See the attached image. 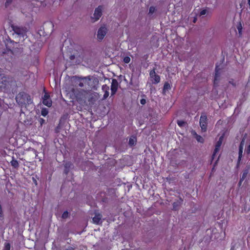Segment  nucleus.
Masks as SVG:
<instances>
[{
  "mask_svg": "<svg viewBox=\"0 0 250 250\" xmlns=\"http://www.w3.org/2000/svg\"><path fill=\"white\" fill-rule=\"evenodd\" d=\"M70 97L73 99H75L79 104L85 103L88 91L83 89L72 88L70 91Z\"/></svg>",
  "mask_w": 250,
  "mask_h": 250,
  "instance_id": "1",
  "label": "nucleus"
},
{
  "mask_svg": "<svg viewBox=\"0 0 250 250\" xmlns=\"http://www.w3.org/2000/svg\"><path fill=\"white\" fill-rule=\"evenodd\" d=\"M17 102L21 106L32 104V101L30 96L24 92L20 93L16 98Z\"/></svg>",
  "mask_w": 250,
  "mask_h": 250,
  "instance_id": "2",
  "label": "nucleus"
},
{
  "mask_svg": "<svg viewBox=\"0 0 250 250\" xmlns=\"http://www.w3.org/2000/svg\"><path fill=\"white\" fill-rule=\"evenodd\" d=\"M72 80L76 85L81 87L89 85L91 81L90 77H79L75 76L72 78Z\"/></svg>",
  "mask_w": 250,
  "mask_h": 250,
  "instance_id": "3",
  "label": "nucleus"
},
{
  "mask_svg": "<svg viewBox=\"0 0 250 250\" xmlns=\"http://www.w3.org/2000/svg\"><path fill=\"white\" fill-rule=\"evenodd\" d=\"M103 10V7L102 6H99L95 9L93 15L91 17L93 22L96 21L100 19L102 15Z\"/></svg>",
  "mask_w": 250,
  "mask_h": 250,
  "instance_id": "4",
  "label": "nucleus"
},
{
  "mask_svg": "<svg viewBox=\"0 0 250 250\" xmlns=\"http://www.w3.org/2000/svg\"><path fill=\"white\" fill-rule=\"evenodd\" d=\"M107 32V29L105 26L101 27L98 30L97 32V39L99 41H102L105 36L106 35Z\"/></svg>",
  "mask_w": 250,
  "mask_h": 250,
  "instance_id": "5",
  "label": "nucleus"
},
{
  "mask_svg": "<svg viewBox=\"0 0 250 250\" xmlns=\"http://www.w3.org/2000/svg\"><path fill=\"white\" fill-rule=\"evenodd\" d=\"M13 30L14 33L20 36H21L23 38L25 35L26 29L23 27L19 26H12Z\"/></svg>",
  "mask_w": 250,
  "mask_h": 250,
  "instance_id": "6",
  "label": "nucleus"
},
{
  "mask_svg": "<svg viewBox=\"0 0 250 250\" xmlns=\"http://www.w3.org/2000/svg\"><path fill=\"white\" fill-rule=\"evenodd\" d=\"M200 125L203 131H206L207 126V117L206 115H202L201 116L200 119Z\"/></svg>",
  "mask_w": 250,
  "mask_h": 250,
  "instance_id": "7",
  "label": "nucleus"
},
{
  "mask_svg": "<svg viewBox=\"0 0 250 250\" xmlns=\"http://www.w3.org/2000/svg\"><path fill=\"white\" fill-rule=\"evenodd\" d=\"M150 81L152 83L156 84L160 82V77L156 74L155 70L153 69L150 72Z\"/></svg>",
  "mask_w": 250,
  "mask_h": 250,
  "instance_id": "8",
  "label": "nucleus"
},
{
  "mask_svg": "<svg viewBox=\"0 0 250 250\" xmlns=\"http://www.w3.org/2000/svg\"><path fill=\"white\" fill-rule=\"evenodd\" d=\"M42 103L45 105L50 107L52 105V101L50 98V96L47 93H45L44 97L42 99Z\"/></svg>",
  "mask_w": 250,
  "mask_h": 250,
  "instance_id": "9",
  "label": "nucleus"
},
{
  "mask_svg": "<svg viewBox=\"0 0 250 250\" xmlns=\"http://www.w3.org/2000/svg\"><path fill=\"white\" fill-rule=\"evenodd\" d=\"M223 141V136H221L219 138V140L217 141L216 145H215V148L214 149L212 158V159H214L216 154L219 151L220 149V147L222 145Z\"/></svg>",
  "mask_w": 250,
  "mask_h": 250,
  "instance_id": "10",
  "label": "nucleus"
},
{
  "mask_svg": "<svg viewBox=\"0 0 250 250\" xmlns=\"http://www.w3.org/2000/svg\"><path fill=\"white\" fill-rule=\"evenodd\" d=\"M245 145V137L243 138L242 141L241 142L239 148V156L238 159V162H240L241 160L242 157L243 156V147Z\"/></svg>",
  "mask_w": 250,
  "mask_h": 250,
  "instance_id": "11",
  "label": "nucleus"
},
{
  "mask_svg": "<svg viewBox=\"0 0 250 250\" xmlns=\"http://www.w3.org/2000/svg\"><path fill=\"white\" fill-rule=\"evenodd\" d=\"M118 87V83L115 79H113L111 83V94L114 95L117 91Z\"/></svg>",
  "mask_w": 250,
  "mask_h": 250,
  "instance_id": "12",
  "label": "nucleus"
},
{
  "mask_svg": "<svg viewBox=\"0 0 250 250\" xmlns=\"http://www.w3.org/2000/svg\"><path fill=\"white\" fill-rule=\"evenodd\" d=\"M6 78L4 76V74L0 76V87H4L6 84Z\"/></svg>",
  "mask_w": 250,
  "mask_h": 250,
  "instance_id": "13",
  "label": "nucleus"
},
{
  "mask_svg": "<svg viewBox=\"0 0 250 250\" xmlns=\"http://www.w3.org/2000/svg\"><path fill=\"white\" fill-rule=\"evenodd\" d=\"M192 135L194 136V137L195 138V139H196V140L198 142L201 143H204V138L202 136L198 135L196 133L195 131H192Z\"/></svg>",
  "mask_w": 250,
  "mask_h": 250,
  "instance_id": "14",
  "label": "nucleus"
},
{
  "mask_svg": "<svg viewBox=\"0 0 250 250\" xmlns=\"http://www.w3.org/2000/svg\"><path fill=\"white\" fill-rule=\"evenodd\" d=\"M102 215L100 214H97L93 218V222L94 224H99L101 222Z\"/></svg>",
  "mask_w": 250,
  "mask_h": 250,
  "instance_id": "15",
  "label": "nucleus"
},
{
  "mask_svg": "<svg viewBox=\"0 0 250 250\" xmlns=\"http://www.w3.org/2000/svg\"><path fill=\"white\" fill-rule=\"evenodd\" d=\"M182 202H183V200L181 198H180L176 202H174L173 203V209L174 210H177L178 209V207L181 205Z\"/></svg>",
  "mask_w": 250,
  "mask_h": 250,
  "instance_id": "16",
  "label": "nucleus"
},
{
  "mask_svg": "<svg viewBox=\"0 0 250 250\" xmlns=\"http://www.w3.org/2000/svg\"><path fill=\"white\" fill-rule=\"evenodd\" d=\"M236 28L238 31L239 35L240 36H241L242 34L243 27H242V25L240 22L237 23V24H236Z\"/></svg>",
  "mask_w": 250,
  "mask_h": 250,
  "instance_id": "17",
  "label": "nucleus"
},
{
  "mask_svg": "<svg viewBox=\"0 0 250 250\" xmlns=\"http://www.w3.org/2000/svg\"><path fill=\"white\" fill-rule=\"evenodd\" d=\"M11 164L12 167H13L15 168H17L19 167V163L18 161L14 160L13 159V160L11 161Z\"/></svg>",
  "mask_w": 250,
  "mask_h": 250,
  "instance_id": "18",
  "label": "nucleus"
},
{
  "mask_svg": "<svg viewBox=\"0 0 250 250\" xmlns=\"http://www.w3.org/2000/svg\"><path fill=\"white\" fill-rule=\"evenodd\" d=\"M248 172H249L248 169L245 170L244 171L243 175L242 176V177L240 178V182H243V181L244 180V179L247 177Z\"/></svg>",
  "mask_w": 250,
  "mask_h": 250,
  "instance_id": "19",
  "label": "nucleus"
},
{
  "mask_svg": "<svg viewBox=\"0 0 250 250\" xmlns=\"http://www.w3.org/2000/svg\"><path fill=\"white\" fill-rule=\"evenodd\" d=\"M48 113V109L46 108H42L41 111V114L42 116L45 117Z\"/></svg>",
  "mask_w": 250,
  "mask_h": 250,
  "instance_id": "20",
  "label": "nucleus"
},
{
  "mask_svg": "<svg viewBox=\"0 0 250 250\" xmlns=\"http://www.w3.org/2000/svg\"><path fill=\"white\" fill-rule=\"evenodd\" d=\"M136 142V139L135 137L130 138L129 140V144L131 146L134 145Z\"/></svg>",
  "mask_w": 250,
  "mask_h": 250,
  "instance_id": "21",
  "label": "nucleus"
},
{
  "mask_svg": "<svg viewBox=\"0 0 250 250\" xmlns=\"http://www.w3.org/2000/svg\"><path fill=\"white\" fill-rule=\"evenodd\" d=\"M218 70L217 69V67L216 68V72L214 77V83L216 84L217 83V81L218 80Z\"/></svg>",
  "mask_w": 250,
  "mask_h": 250,
  "instance_id": "22",
  "label": "nucleus"
},
{
  "mask_svg": "<svg viewBox=\"0 0 250 250\" xmlns=\"http://www.w3.org/2000/svg\"><path fill=\"white\" fill-rule=\"evenodd\" d=\"M170 88V84L168 83H166L164 85V90H168Z\"/></svg>",
  "mask_w": 250,
  "mask_h": 250,
  "instance_id": "23",
  "label": "nucleus"
},
{
  "mask_svg": "<svg viewBox=\"0 0 250 250\" xmlns=\"http://www.w3.org/2000/svg\"><path fill=\"white\" fill-rule=\"evenodd\" d=\"M69 213L67 211H64L62 214V218L63 219L67 218L68 217Z\"/></svg>",
  "mask_w": 250,
  "mask_h": 250,
  "instance_id": "24",
  "label": "nucleus"
},
{
  "mask_svg": "<svg viewBox=\"0 0 250 250\" xmlns=\"http://www.w3.org/2000/svg\"><path fill=\"white\" fill-rule=\"evenodd\" d=\"M155 8L153 6H151L150 8H149V13L150 14H152L153 13H154V12L155 11Z\"/></svg>",
  "mask_w": 250,
  "mask_h": 250,
  "instance_id": "25",
  "label": "nucleus"
},
{
  "mask_svg": "<svg viewBox=\"0 0 250 250\" xmlns=\"http://www.w3.org/2000/svg\"><path fill=\"white\" fill-rule=\"evenodd\" d=\"M177 124L180 126H183L185 125L186 123L183 121H178Z\"/></svg>",
  "mask_w": 250,
  "mask_h": 250,
  "instance_id": "26",
  "label": "nucleus"
},
{
  "mask_svg": "<svg viewBox=\"0 0 250 250\" xmlns=\"http://www.w3.org/2000/svg\"><path fill=\"white\" fill-rule=\"evenodd\" d=\"M109 87L106 85V84H104V85H103V86H102V90L104 92V91H108L109 90Z\"/></svg>",
  "mask_w": 250,
  "mask_h": 250,
  "instance_id": "27",
  "label": "nucleus"
},
{
  "mask_svg": "<svg viewBox=\"0 0 250 250\" xmlns=\"http://www.w3.org/2000/svg\"><path fill=\"white\" fill-rule=\"evenodd\" d=\"M10 245L8 243H5L4 244V250H10Z\"/></svg>",
  "mask_w": 250,
  "mask_h": 250,
  "instance_id": "28",
  "label": "nucleus"
},
{
  "mask_svg": "<svg viewBox=\"0 0 250 250\" xmlns=\"http://www.w3.org/2000/svg\"><path fill=\"white\" fill-rule=\"evenodd\" d=\"M124 61L125 63H128L130 61V58L128 57H125V58L124 59Z\"/></svg>",
  "mask_w": 250,
  "mask_h": 250,
  "instance_id": "29",
  "label": "nucleus"
},
{
  "mask_svg": "<svg viewBox=\"0 0 250 250\" xmlns=\"http://www.w3.org/2000/svg\"><path fill=\"white\" fill-rule=\"evenodd\" d=\"M109 96V92L108 91H104V99H106Z\"/></svg>",
  "mask_w": 250,
  "mask_h": 250,
  "instance_id": "30",
  "label": "nucleus"
},
{
  "mask_svg": "<svg viewBox=\"0 0 250 250\" xmlns=\"http://www.w3.org/2000/svg\"><path fill=\"white\" fill-rule=\"evenodd\" d=\"M207 10H205V9L203 10L200 12V16L204 15L207 13Z\"/></svg>",
  "mask_w": 250,
  "mask_h": 250,
  "instance_id": "31",
  "label": "nucleus"
},
{
  "mask_svg": "<svg viewBox=\"0 0 250 250\" xmlns=\"http://www.w3.org/2000/svg\"><path fill=\"white\" fill-rule=\"evenodd\" d=\"M12 0H6L5 2V5L7 6L9 5L12 2Z\"/></svg>",
  "mask_w": 250,
  "mask_h": 250,
  "instance_id": "32",
  "label": "nucleus"
},
{
  "mask_svg": "<svg viewBox=\"0 0 250 250\" xmlns=\"http://www.w3.org/2000/svg\"><path fill=\"white\" fill-rule=\"evenodd\" d=\"M140 103L142 104H145L146 103V100L145 99H142L141 101H140Z\"/></svg>",
  "mask_w": 250,
  "mask_h": 250,
  "instance_id": "33",
  "label": "nucleus"
},
{
  "mask_svg": "<svg viewBox=\"0 0 250 250\" xmlns=\"http://www.w3.org/2000/svg\"><path fill=\"white\" fill-rule=\"evenodd\" d=\"M2 75H3V74L2 73V70L0 68V76Z\"/></svg>",
  "mask_w": 250,
  "mask_h": 250,
  "instance_id": "34",
  "label": "nucleus"
},
{
  "mask_svg": "<svg viewBox=\"0 0 250 250\" xmlns=\"http://www.w3.org/2000/svg\"><path fill=\"white\" fill-rule=\"evenodd\" d=\"M248 3L249 5L250 6V0H248Z\"/></svg>",
  "mask_w": 250,
  "mask_h": 250,
  "instance_id": "35",
  "label": "nucleus"
},
{
  "mask_svg": "<svg viewBox=\"0 0 250 250\" xmlns=\"http://www.w3.org/2000/svg\"><path fill=\"white\" fill-rule=\"evenodd\" d=\"M242 182H240V181H239V186L241 185V183H242Z\"/></svg>",
  "mask_w": 250,
  "mask_h": 250,
  "instance_id": "36",
  "label": "nucleus"
},
{
  "mask_svg": "<svg viewBox=\"0 0 250 250\" xmlns=\"http://www.w3.org/2000/svg\"><path fill=\"white\" fill-rule=\"evenodd\" d=\"M41 120L42 121V122H43L44 121V120L42 119H41Z\"/></svg>",
  "mask_w": 250,
  "mask_h": 250,
  "instance_id": "37",
  "label": "nucleus"
},
{
  "mask_svg": "<svg viewBox=\"0 0 250 250\" xmlns=\"http://www.w3.org/2000/svg\"><path fill=\"white\" fill-rule=\"evenodd\" d=\"M68 250H73V249L72 248H70V249H68Z\"/></svg>",
  "mask_w": 250,
  "mask_h": 250,
  "instance_id": "38",
  "label": "nucleus"
}]
</instances>
